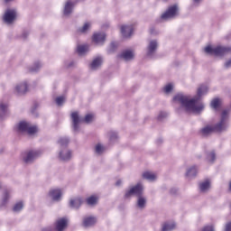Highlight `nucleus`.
<instances>
[{"label": "nucleus", "instance_id": "79ce46f5", "mask_svg": "<svg viewBox=\"0 0 231 231\" xmlns=\"http://www.w3.org/2000/svg\"><path fill=\"white\" fill-rule=\"evenodd\" d=\"M224 66H225V68H226V69H228V68H231V59H229L227 61H226Z\"/></svg>", "mask_w": 231, "mask_h": 231}, {"label": "nucleus", "instance_id": "39448f33", "mask_svg": "<svg viewBox=\"0 0 231 231\" xmlns=\"http://www.w3.org/2000/svg\"><path fill=\"white\" fill-rule=\"evenodd\" d=\"M204 51L206 53H208L209 55H216V57H223L224 55H226V53L231 52V47L218 45L213 48L212 46H207L204 49Z\"/></svg>", "mask_w": 231, "mask_h": 231}, {"label": "nucleus", "instance_id": "72a5a7b5", "mask_svg": "<svg viewBox=\"0 0 231 231\" xmlns=\"http://www.w3.org/2000/svg\"><path fill=\"white\" fill-rule=\"evenodd\" d=\"M220 100L219 98H215L211 101V107L213 109H217L219 107Z\"/></svg>", "mask_w": 231, "mask_h": 231}, {"label": "nucleus", "instance_id": "20e7f679", "mask_svg": "<svg viewBox=\"0 0 231 231\" xmlns=\"http://www.w3.org/2000/svg\"><path fill=\"white\" fill-rule=\"evenodd\" d=\"M70 118L72 122L73 132L77 133L79 132V129H80V124H82V122H85L86 124H89V122L93 120V115L88 114L85 116V118H82L79 115V112H72L70 114Z\"/></svg>", "mask_w": 231, "mask_h": 231}, {"label": "nucleus", "instance_id": "4be33fe9", "mask_svg": "<svg viewBox=\"0 0 231 231\" xmlns=\"http://www.w3.org/2000/svg\"><path fill=\"white\" fill-rule=\"evenodd\" d=\"M80 205H82V199L80 198L71 199L69 201V207L71 208H79Z\"/></svg>", "mask_w": 231, "mask_h": 231}, {"label": "nucleus", "instance_id": "a19ab883", "mask_svg": "<svg viewBox=\"0 0 231 231\" xmlns=\"http://www.w3.org/2000/svg\"><path fill=\"white\" fill-rule=\"evenodd\" d=\"M202 231H214V226H204Z\"/></svg>", "mask_w": 231, "mask_h": 231}, {"label": "nucleus", "instance_id": "a878e982", "mask_svg": "<svg viewBox=\"0 0 231 231\" xmlns=\"http://www.w3.org/2000/svg\"><path fill=\"white\" fill-rule=\"evenodd\" d=\"M77 51L79 55H85V53H88V51H89V46L88 44L79 45L77 48Z\"/></svg>", "mask_w": 231, "mask_h": 231}, {"label": "nucleus", "instance_id": "412c9836", "mask_svg": "<svg viewBox=\"0 0 231 231\" xmlns=\"http://www.w3.org/2000/svg\"><path fill=\"white\" fill-rule=\"evenodd\" d=\"M198 174V166H191L186 171L187 178H196Z\"/></svg>", "mask_w": 231, "mask_h": 231}, {"label": "nucleus", "instance_id": "bb28decb", "mask_svg": "<svg viewBox=\"0 0 231 231\" xmlns=\"http://www.w3.org/2000/svg\"><path fill=\"white\" fill-rule=\"evenodd\" d=\"M23 207H24V202L20 200L14 204V206L13 207V210L14 212H21V210H23Z\"/></svg>", "mask_w": 231, "mask_h": 231}, {"label": "nucleus", "instance_id": "f03ea898", "mask_svg": "<svg viewBox=\"0 0 231 231\" xmlns=\"http://www.w3.org/2000/svg\"><path fill=\"white\" fill-rule=\"evenodd\" d=\"M228 110L222 111L220 121L214 126L212 125H207L203 127L200 130V134L202 136H208L211 133H214V131H217V133H221L223 131H226L228 129Z\"/></svg>", "mask_w": 231, "mask_h": 231}, {"label": "nucleus", "instance_id": "3c124183", "mask_svg": "<svg viewBox=\"0 0 231 231\" xmlns=\"http://www.w3.org/2000/svg\"><path fill=\"white\" fill-rule=\"evenodd\" d=\"M10 1H12V0H5V3H10Z\"/></svg>", "mask_w": 231, "mask_h": 231}, {"label": "nucleus", "instance_id": "dca6fc26", "mask_svg": "<svg viewBox=\"0 0 231 231\" xmlns=\"http://www.w3.org/2000/svg\"><path fill=\"white\" fill-rule=\"evenodd\" d=\"M15 91L18 93V95H24V93L28 91V83L24 81L16 85Z\"/></svg>", "mask_w": 231, "mask_h": 231}, {"label": "nucleus", "instance_id": "37998d69", "mask_svg": "<svg viewBox=\"0 0 231 231\" xmlns=\"http://www.w3.org/2000/svg\"><path fill=\"white\" fill-rule=\"evenodd\" d=\"M28 35H30V32L24 31L22 34V37H23V39H26V37H28Z\"/></svg>", "mask_w": 231, "mask_h": 231}, {"label": "nucleus", "instance_id": "c756f323", "mask_svg": "<svg viewBox=\"0 0 231 231\" xmlns=\"http://www.w3.org/2000/svg\"><path fill=\"white\" fill-rule=\"evenodd\" d=\"M58 143L60 145V147H67L68 143H69V138L60 137L58 141Z\"/></svg>", "mask_w": 231, "mask_h": 231}, {"label": "nucleus", "instance_id": "8fccbe9b", "mask_svg": "<svg viewBox=\"0 0 231 231\" xmlns=\"http://www.w3.org/2000/svg\"><path fill=\"white\" fill-rule=\"evenodd\" d=\"M229 190L231 191V181L229 183Z\"/></svg>", "mask_w": 231, "mask_h": 231}, {"label": "nucleus", "instance_id": "1a4fd4ad", "mask_svg": "<svg viewBox=\"0 0 231 231\" xmlns=\"http://www.w3.org/2000/svg\"><path fill=\"white\" fill-rule=\"evenodd\" d=\"M156 50H158V42L156 40H151L146 49L147 57L152 59L154 53H156Z\"/></svg>", "mask_w": 231, "mask_h": 231}, {"label": "nucleus", "instance_id": "c03bdc74", "mask_svg": "<svg viewBox=\"0 0 231 231\" xmlns=\"http://www.w3.org/2000/svg\"><path fill=\"white\" fill-rule=\"evenodd\" d=\"M225 231H231V222H228V223L226 225Z\"/></svg>", "mask_w": 231, "mask_h": 231}, {"label": "nucleus", "instance_id": "9b49d317", "mask_svg": "<svg viewBox=\"0 0 231 231\" xmlns=\"http://www.w3.org/2000/svg\"><path fill=\"white\" fill-rule=\"evenodd\" d=\"M72 152L68 148H63L59 152V159L61 162H69L71 160Z\"/></svg>", "mask_w": 231, "mask_h": 231}, {"label": "nucleus", "instance_id": "6ab92c4d", "mask_svg": "<svg viewBox=\"0 0 231 231\" xmlns=\"http://www.w3.org/2000/svg\"><path fill=\"white\" fill-rule=\"evenodd\" d=\"M12 190L10 189H5L2 194V206L5 207V205H7L8 201H10Z\"/></svg>", "mask_w": 231, "mask_h": 231}, {"label": "nucleus", "instance_id": "5701e85b", "mask_svg": "<svg viewBox=\"0 0 231 231\" xmlns=\"http://www.w3.org/2000/svg\"><path fill=\"white\" fill-rule=\"evenodd\" d=\"M176 228V223L175 222H165L162 225V231H172Z\"/></svg>", "mask_w": 231, "mask_h": 231}, {"label": "nucleus", "instance_id": "f257e3e1", "mask_svg": "<svg viewBox=\"0 0 231 231\" xmlns=\"http://www.w3.org/2000/svg\"><path fill=\"white\" fill-rule=\"evenodd\" d=\"M208 92V87L201 85L197 90V96L193 98H190V96L184 94H177L173 97V102H178L180 104L181 107L185 111L192 113H200L205 109V105L202 102H199V99L203 95H207Z\"/></svg>", "mask_w": 231, "mask_h": 231}, {"label": "nucleus", "instance_id": "7ed1b4c3", "mask_svg": "<svg viewBox=\"0 0 231 231\" xmlns=\"http://www.w3.org/2000/svg\"><path fill=\"white\" fill-rule=\"evenodd\" d=\"M143 185H142V183H137L135 186L132 187L125 192V198L128 199L131 198V196H137L136 206L141 210H143V208H145V206L147 205V199L143 197Z\"/></svg>", "mask_w": 231, "mask_h": 231}, {"label": "nucleus", "instance_id": "0eeeda50", "mask_svg": "<svg viewBox=\"0 0 231 231\" xmlns=\"http://www.w3.org/2000/svg\"><path fill=\"white\" fill-rule=\"evenodd\" d=\"M178 15V5H171L168 10L162 14V19L163 21H169L170 19H174Z\"/></svg>", "mask_w": 231, "mask_h": 231}, {"label": "nucleus", "instance_id": "f3484780", "mask_svg": "<svg viewBox=\"0 0 231 231\" xmlns=\"http://www.w3.org/2000/svg\"><path fill=\"white\" fill-rule=\"evenodd\" d=\"M119 57L124 59V60H133V59H134V52L131 50H126L124 51Z\"/></svg>", "mask_w": 231, "mask_h": 231}, {"label": "nucleus", "instance_id": "4468645a", "mask_svg": "<svg viewBox=\"0 0 231 231\" xmlns=\"http://www.w3.org/2000/svg\"><path fill=\"white\" fill-rule=\"evenodd\" d=\"M49 196L52 201H60L62 196V191L59 189H51L49 193Z\"/></svg>", "mask_w": 231, "mask_h": 231}, {"label": "nucleus", "instance_id": "e433bc0d", "mask_svg": "<svg viewBox=\"0 0 231 231\" xmlns=\"http://www.w3.org/2000/svg\"><path fill=\"white\" fill-rule=\"evenodd\" d=\"M7 107H8L7 105H5V104L0 105V116H3V115H5V113H6Z\"/></svg>", "mask_w": 231, "mask_h": 231}, {"label": "nucleus", "instance_id": "58836bf2", "mask_svg": "<svg viewBox=\"0 0 231 231\" xmlns=\"http://www.w3.org/2000/svg\"><path fill=\"white\" fill-rule=\"evenodd\" d=\"M115 50H116V42H113L111 44H110V47L108 49V52L109 53H113V51H115Z\"/></svg>", "mask_w": 231, "mask_h": 231}, {"label": "nucleus", "instance_id": "393cba45", "mask_svg": "<svg viewBox=\"0 0 231 231\" xmlns=\"http://www.w3.org/2000/svg\"><path fill=\"white\" fill-rule=\"evenodd\" d=\"M143 178L144 180H147L148 181H155L157 176H156V174H154L151 171H145L143 173Z\"/></svg>", "mask_w": 231, "mask_h": 231}, {"label": "nucleus", "instance_id": "2f4dec72", "mask_svg": "<svg viewBox=\"0 0 231 231\" xmlns=\"http://www.w3.org/2000/svg\"><path fill=\"white\" fill-rule=\"evenodd\" d=\"M207 160L210 163H214V161L216 160V153L214 152H210L209 153H207Z\"/></svg>", "mask_w": 231, "mask_h": 231}, {"label": "nucleus", "instance_id": "c9c22d12", "mask_svg": "<svg viewBox=\"0 0 231 231\" xmlns=\"http://www.w3.org/2000/svg\"><path fill=\"white\" fill-rule=\"evenodd\" d=\"M172 89H173L172 84L169 83L168 85H166L164 87L163 91H164V93L169 94V93H171V91H172Z\"/></svg>", "mask_w": 231, "mask_h": 231}, {"label": "nucleus", "instance_id": "f8f14e48", "mask_svg": "<svg viewBox=\"0 0 231 231\" xmlns=\"http://www.w3.org/2000/svg\"><path fill=\"white\" fill-rule=\"evenodd\" d=\"M133 32H134L133 25H123L121 27V33L125 39L131 37L133 35Z\"/></svg>", "mask_w": 231, "mask_h": 231}, {"label": "nucleus", "instance_id": "ddd939ff", "mask_svg": "<svg viewBox=\"0 0 231 231\" xmlns=\"http://www.w3.org/2000/svg\"><path fill=\"white\" fill-rule=\"evenodd\" d=\"M92 41H93V42H95V44H104V42L106 41V33H104V32L94 33V35L92 37Z\"/></svg>", "mask_w": 231, "mask_h": 231}, {"label": "nucleus", "instance_id": "9d476101", "mask_svg": "<svg viewBox=\"0 0 231 231\" xmlns=\"http://www.w3.org/2000/svg\"><path fill=\"white\" fill-rule=\"evenodd\" d=\"M41 156V152L39 151H30L23 156L24 163H32L34 160H37Z\"/></svg>", "mask_w": 231, "mask_h": 231}, {"label": "nucleus", "instance_id": "cd10ccee", "mask_svg": "<svg viewBox=\"0 0 231 231\" xmlns=\"http://www.w3.org/2000/svg\"><path fill=\"white\" fill-rule=\"evenodd\" d=\"M89 28H91V23L87 22L82 27L78 30V32H79L80 33H86L89 30Z\"/></svg>", "mask_w": 231, "mask_h": 231}, {"label": "nucleus", "instance_id": "ea45409f", "mask_svg": "<svg viewBox=\"0 0 231 231\" xmlns=\"http://www.w3.org/2000/svg\"><path fill=\"white\" fill-rule=\"evenodd\" d=\"M166 116H167L166 112H161L158 116V120H163V118H165Z\"/></svg>", "mask_w": 231, "mask_h": 231}, {"label": "nucleus", "instance_id": "2eb2a0df", "mask_svg": "<svg viewBox=\"0 0 231 231\" xmlns=\"http://www.w3.org/2000/svg\"><path fill=\"white\" fill-rule=\"evenodd\" d=\"M68 226V219L66 217L60 218L56 221V231H64Z\"/></svg>", "mask_w": 231, "mask_h": 231}, {"label": "nucleus", "instance_id": "09e8293b", "mask_svg": "<svg viewBox=\"0 0 231 231\" xmlns=\"http://www.w3.org/2000/svg\"><path fill=\"white\" fill-rule=\"evenodd\" d=\"M150 33L153 34L154 33V30L151 29L150 30Z\"/></svg>", "mask_w": 231, "mask_h": 231}, {"label": "nucleus", "instance_id": "7c9ffc66", "mask_svg": "<svg viewBox=\"0 0 231 231\" xmlns=\"http://www.w3.org/2000/svg\"><path fill=\"white\" fill-rule=\"evenodd\" d=\"M98 198L97 196H90L87 199L88 205H97Z\"/></svg>", "mask_w": 231, "mask_h": 231}, {"label": "nucleus", "instance_id": "b1692460", "mask_svg": "<svg viewBox=\"0 0 231 231\" xmlns=\"http://www.w3.org/2000/svg\"><path fill=\"white\" fill-rule=\"evenodd\" d=\"M210 189V180H207L199 183L200 192H207Z\"/></svg>", "mask_w": 231, "mask_h": 231}, {"label": "nucleus", "instance_id": "aec40b11", "mask_svg": "<svg viewBox=\"0 0 231 231\" xmlns=\"http://www.w3.org/2000/svg\"><path fill=\"white\" fill-rule=\"evenodd\" d=\"M102 66V57L95 58L90 63L91 69H98Z\"/></svg>", "mask_w": 231, "mask_h": 231}, {"label": "nucleus", "instance_id": "423d86ee", "mask_svg": "<svg viewBox=\"0 0 231 231\" xmlns=\"http://www.w3.org/2000/svg\"><path fill=\"white\" fill-rule=\"evenodd\" d=\"M18 133H27L28 134H35L37 132V127L35 125H30L26 121H21L17 125Z\"/></svg>", "mask_w": 231, "mask_h": 231}, {"label": "nucleus", "instance_id": "603ef678", "mask_svg": "<svg viewBox=\"0 0 231 231\" xmlns=\"http://www.w3.org/2000/svg\"><path fill=\"white\" fill-rule=\"evenodd\" d=\"M0 189H1V182H0Z\"/></svg>", "mask_w": 231, "mask_h": 231}, {"label": "nucleus", "instance_id": "a211bd4d", "mask_svg": "<svg viewBox=\"0 0 231 231\" xmlns=\"http://www.w3.org/2000/svg\"><path fill=\"white\" fill-rule=\"evenodd\" d=\"M95 223H97V217H86L83 219V226H85V228H89V226H93Z\"/></svg>", "mask_w": 231, "mask_h": 231}, {"label": "nucleus", "instance_id": "6e6552de", "mask_svg": "<svg viewBox=\"0 0 231 231\" xmlns=\"http://www.w3.org/2000/svg\"><path fill=\"white\" fill-rule=\"evenodd\" d=\"M17 17V11L15 9H7L4 14V22L6 24H12Z\"/></svg>", "mask_w": 231, "mask_h": 231}, {"label": "nucleus", "instance_id": "f704fd0d", "mask_svg": "<svg viewBox=\"0 0 231 231\" xmlns=\"http://www.w3.org/2000/svg\"><path fill=\"white\" fill-rule=\"evenodd\" d=\"M109 140L111 143L116 142V140H118V134H116V132L110 133Z\"/></svg>", "mask_w": 231, "mask_h": 231}, {"label": "nucleus", "instance_id": "49530a36", "mask_svg": "<svg viewBox=\"0 0 231 231\" xmlns=\"http://www.w3.org/2000/svg\"><path fill=\"white\" fill-rule=\"evenodd\" d=\"M194 5H199L201 3V0H193Z\"/></svg>", "mask_w": 231, "mask_h": 231}, {"label": "nucleus", "instance_id": "473e14b6", "mask_svg": "<svg viewBox=\"0 0 231 231\" xmlns=\"http://www.w3.org/2000/svg\"><path fill=\"white\" fill-rule=\"evenodd\" d=\"M95 151H96V154H102V152L106 151V148H104L102 144L99 143L96 145Z\"/></svg>", "mask_w": 231, "mask_h": 231}, {"label": "nucleus", "instance_id": "de8ad7c7", "mask_svg": "<svg viewBox=\"0 0 231 231\" xmlns=\"http://www.w3.org/2000/svg\"><path fill=\"white\" fill-rule=\"evenodd\" d=\"M120 183H122V181L117 180L116 183V185L118 187V185H120Z\"/></svg>", "mask_w": 231, "mask_h": 231}, {"label": "nucleus", "instance_id": "a18cd8bd", "mask_svg": "<svg viewBox=\"0 0 231 231\" xmlns=\"http://www.w3.org/2000/svg\"><path fill=\"white\" fill-rule=\"evenodd\" d=\"M52 230H53V228H51V226L43 227L42 229V231H52Z\"/></svg>", "mask_w": 231, "mask_h": 231}, {"label": "nucleus", "instance_id": "4c0bfd02", "mask_svg": "<svg viewBox=\"0 0 231 231\" xmlns=\"http://www.w3.org/2000/svg\"><path fill=\"white\" fill-rule=\"evenodd\" d=\"M66 98L62 96L58 97L55 100L57 106H62V103L65 102Z\"/></svg>", "mask_w": 231, "mask_h": 231}, {"label": "nucleus", "instance_id": "c85d7f7f", "mask_svg": "<svg viewBox=\"0 0 231 231\" xmlns=\"http://www.w3.org/2000/svg\"><path fill=\"white\" fill-rule=\"evenodd\" d=\"M41 68H42V63H41L40 61H36L32 67H31L30 71L32 73H35L37 71H39V69H41Z\"/></svg>", "mask_w": 231, "mask_h": 231}]
</instances>
